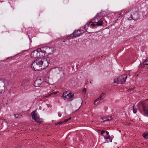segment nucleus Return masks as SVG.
Instances as JSON below:
<instances>
[{
	"instance_id": "obj_14",
	"label": "nucleus",
	"mask_w": 148,
	"mask_h": 148,
	"mask_svg": "<svg viewBox=\"0 0 148 148\" xmlns=\"http://www.w3.org/2000/svg\"><path fill=\"white\" fill-rule=\"evenodd\" d=\"M58 92H51L45 96L46 97H48L53 95H56L58 93Z\"/></svg>"
},
{
	"instance_id": "obj_26",
	"label": "nucleus",
	"mask_w": 148,
	"mask_h": 148,
	"mask_svg": "<svg viewBox=\"0 0 148 148\" xmlns=\"http://www.w3.org/2000/svg\"><path fill=\"white\" fill-rule=\"evenodd\" d=\"M86 89L85 88H84L82 90V92L84 93H85L86 92Z\"/></svg>"
},
{
	"instance_id": "obj_5",
	"label": "nucleus",
	"mask_w": 148,
	"mask_h": 148,
	"mask_svg": "<svg viewBox=\"0 0 148 148\" xmlns=\"http://www.w3.org/2000/svg\"><path fill=\"white\" fill-rule=\"evenodd\" d=\"M53 71H56L57 72H59V74L60 75V77L59 79L60 80H63L65 77V73L62 71V68L61 67H56L52 69Z\"/></svg>"
},
{
	"instance_id": "obj_31",
	"label": "nucleus",
	"mask_w": 148,
	"mask_h": 148,
	"mask_svg": "<svg viewBox=\"0 0 148 148\" xmlns=\"http://www.w3.org/2000/svg\"><path fill=\"white\" fill-rule=\"evenodd\" d=\"M106 132V135H107V136H108L109 135V132L108 131H106V132Z\"/></svg>"
},
{
	"instance_id": "obj_22",
	"label": "nucleus",
	"mask_w": 148,
	"mask_h": 148,
	"mask_svg": "<svg viewBox=\"0 0 148 148\" xmlns=\"http://www.w3.org/2000/svg\"><path fill=\"white\" fill-rule=\"evenodd\" d=\"M107 119L108 121H110L112 120V116H110L107 117Z\"/></svg>"
},
{
	"instance_id": "obj_25",
	"label": "nucleus",
	"mask_w": 148,
	"mask_h": 148,
	"mask_svg": "<svg viewBox=\"0 0 148 148\" xmlns=\"http://www.w3.org/2000/svg\"><path fill=\"white\" fill-rule=\"evenodd\" d=\"M134 89V88H129V89L127 90L128 91H130L133 90Z\"/></svg>"
},
{
	"instance_id": "obj_2",
	"label": "nucleus",
	"mask_w": 148,
	"mask_h": 148,
	"mask_svg": "<svg viewBox=\"0 0 148 148\" xmlns=\"http://www.w3.org/2000/svg\"><path fill=\"white\" fill-rule=\"evenodd\" d=\"M140 112L144 115L148 116V99L143 102L140 101L137 104Z\"/></svg>"
},
{
	"instance_id": "obj_7",
	"label": "nucleus",
	"mask_w": 148,
	"mask_h": 148,
	"mask_svg": "<svg viewBox=\"0 0 148 148\" xmlns=\"http://www.w3.org/2000/svg\"><path fill=\"white\" fill-rule=\"evenodd\" d=\"M45 82H44L42 78L39 77L35 81L34 83V85L35 87H40L43 86Z\"/></svg>"
},
{
	"instance_id": "obj_6",
	"label": "nucleus",
	"mask_w": 148,
	"mask_h": 148,
	"mask_svg": "<svg viewBox=\"0 0 148 148\" xmlns=\"http://www.w3.org/2000/svg\"><path fill=\"white\" fill-rule=\"evenodd\" d=\"M31 115L32 116V118L37 122L41 123L42 122L43 119L39 117V115L36 112V110L32 112L31 113Z\"/></svg>"
},
{
	"instance_id": "obj_17",
	"label": "nucleus",
	"mask_w": 148,
	"mask_h": 148,
	"mask_svg": "<svg viewBox=\"0 0 148 148\" xmlns=\"http://www.w3.org/2000/svg\"><path fill=\"white\" fill-rule=\"evenodd\" d=\"M101 119L102 120L101 121L102 122H103L106 121H108L107 117H104L103 118H101Z\"/></svg>"
},
{
	"instance_id": "obj_38",
	"label": "nucleus",
	"mask_w": 148,
	"mask_h": 148,
	"mask_svg": "<svg viewBox=\"0 0 148 148\" xmlns=\"http://www.w3.org/2000/svg\"><path fill=\"white\" fill-rule=\"evenodd\" d=\"M119 132H121V130H119Z\"/></svg>"
},
{
	"instance_id": "obj_40",
	"label": "nucleus",
	"mask_w": 148,
	"mask_h": 148,
	"mask_svg": "<svg viewBox=\"0 0 148 148\" xmlns=\"http://www.w3.org/2000/svg\"><path fill=\"white\" fill-rule=\"evenodd\" d=\"M108 140H109V139H108Z\"/></svg>"
},
{
	"instance_id": "obj_11",
	"label": "nucleus",
	"mask_w": 148,
	"mask_h": 148,
	"mask_svg": "<svg viewBox=\"0 0 148 148\" xmlns=\"http://www.w3.org/2000/svg\"><path fill=\"white\" fill-rule=\"evenodd\" d=\"M130 17L129 18H128L129 20L131 21L132 19L134 21H136L137 20L139 17L138 14L136 12H135V13L132 16V15L131 14L130 15Z\"/></svg>"
},
{
	"instance_id": "obj_1",
	"label": "nucleus",
	"mask_w": 148,
	"mask_h": 148,
	"mask_svg": "<svg viewBox=\"0 0 148 148\" xmlns=\"http://www.w3.org/2000/svg\"><path fill=\"white\" fill-rule=\"evenodd\" d=\"M49 62L47 59H36L31 64V67L32 69L35 71H39L42 69H44L47 67Z\"/></svg>"
},
{
	"instance_id": "obj_30",
	"label": "nucleus",
	"mask_w": 148,
	"mask_h": 148,
	"mask_svg": "<svg viewBox=\"0 0 148 148\" xmlns=\"http://www.w3.org/2000/svg\"><path fill=\"white\" fill-rule=\"evenodd\" d=\"M4 92L3 90H0V94H2Z\"/></svg>"
},
{
	"instance_id": "obj_34",
	"label": "nucleus",
	"mask_w": 148,
	"mask_h": 148,
	"mask_svg": "<svg viewBox=\"0 0 148 148\" xmlns=\"http://www.w3.org/2000/svg\"><path fill=\"white\" fill-rule=\"evenodd\" d=\"M22 84H20V83H19L18 84V87L19 86H21V85Z\"/></svg>"
},
{
	"instance_id": "obj_36",
	"label": "nucleus",
	"mask_w": 148,
	"mask_h": 148,
	"mask_svg": "<svg viewBox=\"0 0 148 148\" xmlns=\"http://www.w3.org/2000/svg\"><path fill=\"white\" fill-rule=\"evenodd\" d=\"M59 123H60V124H61V123H62V122H60Z\"/></svg>"
},
{
	"instance_id": "obj_20",
	"label": "nucleus",
	"mask_w": 148,
	"mask_h": 148,
	"mask_svg": "<svg viewBox=\"0 0 148 148\" xmlns=\"http://www.w3.org/2000/svg\"><path fill=\"white\" fill-rule=\"evenodd\" d=\"M62 97L64 99V100H65L67 98V97H66V95H65V92L63 93V94L62 95Z\"/></svg>"
},
{
	"instance_id": "obj_18",
	"label": "nucleus",
	"mask_w": 148,
	"mask_h": 148,
	"mask_svg": "<svg viewBox=\"0 0 148 148\" xmlns=\"http://www.w3.org/2000/svg\"><path fill=\"white\" fill-rule=\"evenodd\" d=\"M143 137L145 138H148V133H145L143 134Z\"/></svg>"
},
{
	"instance_id": "obj_12",
	"label": "nucleus",
	"mask_w": 148,
	"mask_h": 148,
	"mask_svg": "<svg viewBox=\"0 0 148 148\" xmlns=\"http://www.w3.org/2000/svg\"><path fill=\"white\" fill-rule=\"evenodd\" d=\"M44 50H45V52L49 54H51L53 53V49L48 47H45L43 48Z\"/></svg>"
},
{
	"instance_id": "obj_21",
	"label": "nucleus",
	"mask_w": 148,
	"mask_h": 148,
	"mask_svg": "<svg viewBox=\"0 0 148 148\" xmlns=\"http://www.w3.org/2000/svg\"><path fill=\"white\" fill-rule=\"evenodd\" d=\"M133 111L134 113H136L137 112V110L136 108H134V106H133Z\"/></svg>"
},
{
	"instance_id": "obj_23",
	"label": "nucleus",
	"mask_w": 148,
	"mask_h": 148,
	"mask_svg": "<svg viewBox=\"0 0 148 148\" xmlns=\"http://www.w3.org/2000/svg\"><path fill=\"white\" fill-rule=\"evenodd\" d=\"M65 92V95H66V97H67L66 99H69V95H68V91H66V92Z\"/></svg>"
},
{
	"instance_id": "obj_9",
	"label": "nucleus",
	"mask_w": 148,
	"mask_h": 148,
	"mask_svg": "<svg viewBox=\"0 0 148 148\" xmlns=\"http://www.w3.org/2000/svg\"><path fill=\"white\" fill-rule=\"evenodd\" d=\"M42 52L40 49H38L32 52L31 54V56L32 58H35L38 57L40 55L39 52Z\"/></svg>"
},
{
	"instance_id": "obj_8",
	"label": "nucleus",
	"mask_w": 148,
	"mask_h": 148,
	"mask_svg": "<svg viewBox=\"0 0 148 148\" xmlns=\"http://www.w3.org/2000/svg\"><path fill=\"white\" fill-rule=\"evenodd\" d=\"M83 33V31H82L81 30H78L76 31H75L73 33V35L71 34L70 35L68 36L67 39H69L71 38H73V37H77L81 35H82Z\"/></svg>"
},
{
	"instance_id": "obj_15",
	"label": "nucleus",
	"mask_w": 148,
	"mask_h": 148,
	"mask_svg": "<svg viewBox=\"0 0 148 148\" xmlns=\"http://www.w3.org/2000/svg\"><path fill=\"white\" fill-rule=\"evenodd\" d=\"M103 137L105 139H109V142H112V139L110 138V136L109 135L107 136H104Z\"/></svg>"
},
{
	"instance_id": "obj_16",
	"label": "nucleus",
	"mask_w": 148,
	"mask_h": 148,
	"mask_svg": "<svg viewBox=\"0 0 148 148\" xmlns=\"http://www.w3.org/2000/svg\"><path fill=\"white\" fill-rule=\"evenodd\" d=\"M90 23H91V22H88L85 25L84 27V29L85 30H87V29Z\"/></svg>"
},
{
	"instance_id": "obj_24",
	"label": "nucleus",
	"mask_w": 148,
	"mask_h": 148,
	"mask_svg": "<svg viewBox=\"0 0 148 148\" xmlns=\"http://www.w3.org/2000/svg\"><path fill=\"white\" fill-rule=\"evenodd\" d=\"M106 131H105V130H103V131H101V135L104 136L103 134H105L106 133V132H105Z\"/></svg>"
},
{
	"instance_id": "obj_29",
	"label": "nucleus",
	"mask_w": 148,
	"mask_h": 148,
	"mask_svg": "<svg viewBox=\"0 0 148 148\" xmlns=\"http://www.w3.org/2000/svg\"><path fill=\"white\" fill-rule=\"evenodd\" d=\"M14 116L15 118H18V114H14Z\"/></svg>"
},
{
	"instance_id": "obj_27",
	"label": "nucleus",
	"mask_w": 148,
	"mask_h": 148,
	"mask_svg": "<svg viewBox=\"0 0 148 148\" xmlns=\"http://www.w3.org/2000/svg\"><path fill=\"white\" fill-rule=\"evenodd\" d=\"M118 18H120L121 17H122V14H121V13H120L118 15Z\"/></svg>"
},
{
	"instance_id": "obj_35",
	"label": "nucleus",
	"mask_w": 148,
	"mask_h": 148,
	"mask_svg": "<svg viewBox=\"0 0 148 148\" xmlns=\"http://www.w3.org/2000/svg\"><path fill=\"white\" fill-rule=\"evenodd\" d=\"M68 121V120H65L64 121V122H66L67 121Z\"/></svg>"
},
{
	"instance_id": "obj_3",
	"label": "nucleus",
	"mask_w": 148,
	"mask_h": 148,
	"mask_svg": "<svg viewBox=\"0 0 148 148\" xmlns=\"http://www.w3.org/2000/svg\"><path fill=\"white\" fill-rule=\"evenodd\" d=\"M101 13H98L96 16H95L94 18L92 20L90 21L91 23H96V25L97 26H101L103 24L102 21L101 20L102 17L101 16Z\"/></svg>"
},
{
	"instance_id": "obj_28",
	"label": "nucleus",
	"mask_w": 148,
	"mask_h": 148,
	"mask_svg": "<svg viewBox=\"0 0 148 148\" xmlns=\"http://www.w3.org/2000/svg\"><path fill=\"white\" fill-rule=\"evenodd\" d=\"M91 25L93 27H95V26H96V24H95L92 23L91 24Z\"/></svg>"
},
{
	"instance_id": "obj_19",
	"label": "nucleus",
	"mask_w": 148,
	"mask_h": 148,
	"mask_svg": "<svg viewBox=\"0 0 148 148\" xmlns=\"http://www.w3.org/2000/svg\"><path fill=\"white\" fill-rule=\"evenodd\" d=\"M143 64L145 65H148V57L147 58V59L144 61Z\"/></svg>"
},
{
	"instance_id": "obj_37",
	"label": "nucleus",
	"mask_w": 148,
	"mask_h": 148,
	"mask_svg": "<svg viewBox=\"0 0 148 148\" xmlns=\"http://www.w3.org/2000/svg\"><path fill=\"white\" fill-rule=\"evenodd\" d=\"M71 119V118H70L68 120H70Z\"/></svg>"
},
{
	"instance_id": "obj_10",
	"label": "nucleus",
	"mask_w": 148,
	"mask_h": 148,
	"mask_svg": "<svg viewBox=\"0 0 148 148\" xmlns=\"http://www.w3.org/2000/svg\"><path fill=\"white\" fill-rule=\"evenodd\" d=\"M105 94L103 93L101 94L99 97L95 101L94 103V105H97L99 103L100 100L103 99L105 97Z\"/></svg>"
},
{
	"instance_id": "obj_33",
	"label": "nucleus",
	"mask_w": 148,
	"mask_h": 148,
	"mask_svg": "<svg viewBox=\"0 0 148 148\" xmlns=\"http://www.w3.org/2000/svg\"><path fill=\"white\" fill-rule=\"evenodd\" d=\"M55 124H56V125H58L60 124V123H56Z\"/></svg>"
},
{
	"instance_id": "obj_32",
	"label": "nucleus",
	"mask_w": 148,
	"mask_h": 148,
	"mask_svg": "<svg viewBox=\"0 0 148 148\" xmlns=\"http://www.w3.org/2000/svg\"><path fill=\"white\" fill-rule=\"evenodd\" d=\"M58 115L59 117H61V114H59V113H58Z\"/></svg>"
},
{
	"instance_id": "obj_13",
	"label": "nucleus",
	"mask_w": 148,
	"mask_h": 148,
	"mask_svg": "<svg viewBox=\"0 0 148 148\" xmlns=\"http://www.w3.org/2000/svg\"><path fill=\"white\" fill-rule=\"evenodd\" d=\"M69 96V99L70 101L72 100H73L72 98L73 97L74 95V94L73 93L71 92L70 91H68Z\"/></svg>"
},
{
	"instance_id": "obj_4",
	"label": "nucleus",
	"mask_w": 148,
	"mask_h": 148,
	"mask_svg": "<svg viewBox=\"0 0 148 148\" xmlns=\"http://www.w3.org/2000/svg\"><path fill=\"white\" fill-rule=\"evenodd\" d=\"M127 77V76L126 74L121 75L117 78L114 79V83L124 84L126 82Z\"/></svg>"
},
{
	"instance_id": "obj_39",
	"label": "nucleus",
	"mask_w": 148,
	"mask_h": 148,
	"mask_svg": "<svg viewBox=\"0 0 148 148\" xmlns=\"http://www.w3.org/2000/svg\"><path fill=\"white\" fill-rule=\"evenodd\" d=\"M5 81V80H4L3 81V82H4Z\"/></svg>"
}]
</instances>
